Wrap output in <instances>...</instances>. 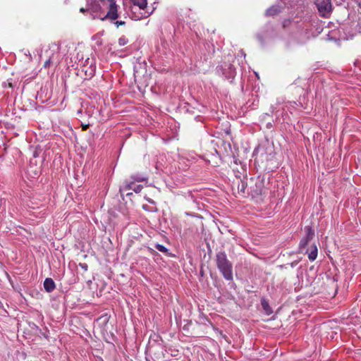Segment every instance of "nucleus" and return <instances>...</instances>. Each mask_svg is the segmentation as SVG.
Returning a JSON list of instances; mask_svg holds the SVG:
<instances>
[{"instance_id": "nucleus-8", "label": "nucleus", "mask_w": 361, "mask_h": 361, "mask_svg": "<svg viewBox=\"0 0 361 361\" xmlns=\"http://www.w3.org/2000/svg\"><path fill=\"white\" fill-rule=\"evenodd\" d=\"M305 236L303 238L305 240H307L308 242L311 240L314 235V231L310 226H305Z\"/></svg>"}, {"instance_id": "nucleus-14", "label": "nucleus", "mask_w": 361, "mask_h": 361, "mask_svg": "<svg viewBox=\"0 0 361 361\" xmlns=\"http://www.w3.org/2000/svg\"><path fill=\"white\" fill-rule=\"evenodd\" d=\"M128 39H126L125 37H121L118 39V44L121 46H124L128 43Z\"/></svg>"}, {"instance_id": "nucleus-4", "label": "nucleus", "mask_w": 361, "mask_h": 361, "mask_svg": "<svg viewBox=\"0 0 361 361\" xmlns=\"http://www.w3.org/2000/svg\"><path fill=\"white\" fill-rule=\"evenodd\" d=\"M319 15L323 18H329L333 11L331 0H314Z\"/></svg>"}, {"instance_id": "nucleus-22", "label": "nucleus", "mask_w": 361, "mask_h": 361, "mask_svg": "<svg viewBox=\"0 0 361 361\" xmlns=\"http://www.w3.org/2000/svg\"><path fill=\"white\" fill-rule=\"evenodd\" d=\"M92 7L94 8V6H92ZM95 8H97V6H95ZM93 10H94V11L92 12V13H91L92 15V16H95L94 14H93V13L96 12V8H94Z\"/></svg>"}, {"instance_id": "nucleus-7", "label": "nucleus", "mask_w": 361, "mask_h": 361, "mask_svg": "<svg viewBox=\"0 0 361 361\" xmlns=\"http://www.w3.org/2000/svg\"><path fill=\"white\" fill-rule=\"evenodd\" d=\"M142 189V185H135V183L131 182L126 185V190H133L136 193L140 192Z\"/></svg>"}, {"instance_id": "nucleus-16", "label": "nucleus", "mask_w": 361, "mask_h": 361, "mask_svg": "<svg viewBox=\"0 0 361 361\" xmlns=\"http://www.w3.org/2000/svg\"><path fill=\"white\" fill-rule=\"evenodd\" d=\"M51 51H58L59 49V46L55 43L54 44H51L50 46H49V49Z\"/></svg>"}, {"instance_id": "nucleus-21", "label": "nucleus", "mask_w": 361, "mask_h": 361, "mask_svg": "<svg viewBox=\"0 0 361 361\" xmlns=\"http://www.w3.org/2000/svg\"><path fill=\"white\" fill-rule=\"evenodd\" d=\"M135 180H136L137 181H144V180H145V178H143V177H142V178H141V177H139V178H136Z\"/></svg>"}, {"instance_id": "nucleus-5", "label": "nucleus", "mask_w": 361, "mask_h": 361, "mask_svg": "<svg viewBox=\"0 0 361 361\" xmlns=\"http://www.w3.org/2000/svg\"><path fill=\"white\" fill-rule=\"evenodd\" d=\"M44 288L47 292H52L56 288V285L53 279L51 278H47L44 281Z\"/></svg>"}, {"instance_id": "nucleus-19", "label": "nucleus", "mask_w": 361, "mask_h": 361, "mask_svg": "<svg viewBox=\"0 0 361 361\" xmlns=\"http://www.w3.org/2000/svg\"><path fill=\"white\" fill-rule=\"evenodd\" d=\"M92 123H88L87 124H83V123H82V124H81V126H82V129H83V130H87V128H88L90 125H92Z\"/></svg>"}, {"instance_id": "nucleus-23", "label": "nucleus", "mask_w": 361, "mask_h": 361, "mask_svg": "<svg viewBox=\"0 0 361 361\" xmlns=\"http://www.w3.org/2000/svg\"><path fill=\"white\" fill-rule=\"evenodd\" d=\"M147 205H143L142 206V208L145 209V210H149L148 208H147Z\"/></svg>"}, {"instance_id": "nucleus-20", "label": "nucleus", "mask_w": 361, "mask_h": 361, "mask_svg": "<svg viewBox=\"0 0 361 361\" xmlns=\"http://www.w3.org/2000/svg\"><path fill=\"white\" fill-rule=\"evenodd\" d=\"M262 306H263L264 309V310H267V307H268V304H267L266 302L262 301Z\"/></svg>"}, {"instance_id": "nucleus-2", "label": "nucleus", "mask_w": 361, "mask_h": 361, "mask_svg": "<svg viewBox=\"0 0 361 361\" xmlns=\"http://www.w3.org/2000/svg\"><path fill=\"white\" fill-rule=\"evenodd\" d=\"M108 3V11L106 14L104 15L102 13L95 14L93 16V18H97L102 20H115L118 18V6L116 4L114 0H107Z\"/></svg>"}, {"instance_id": "nucleus-17", "label": "nucleus", "mask_w": 361, "mask_h": 361, "mask_svg": "<svg viewBox=\"0 0 361 361\" xmlns=\"http://www.w3.org/2000/svg\"><path fill=\"white\" fill-rule=\"evenodd\" d=\"M94 8L93 7H88L87 8H81L80 9V11L82 12V13H85V12H90V13H92V12L94 11Z\"/></svg>"}, {"instance_id": "nucleus-24", "label": "nucleus", "mask_w": 361, "mask_h": 361, "mask_svg": "<svg viewBox=\"0 0 361 361\" xmlns=\"http://www.w3.org/2000/svg\"><path fill=\"white\" fill-rule=\"evenodd\" d=\"M198 118H199V116H196V118H195V119H196L197 121H198Z\"/></svg>"}, {"instance_id": "nucleus-15", "label": "nucleus", "mask_w": 361, "mask_h": 361, "mask_svg": "<svg viewBox=\"0 0 361 361\" xmlns=\"http://www.w3.org/2000/svg\"><path fill=\"white\" fill-rule=\"evenodd\" d=\"M308 243L309 242L307 240H305V238H302L300 242V245H299L300 248L301 250L305 248V247L307 245Z\"/></svg>"}, {"instance_id": "nucleus-18", "label": "nucleus", "mask_w": 361, "mask_h": 361, "mask_svg": "<svg viewBox=\"0 0 361 361\" xmlns=\"http://www.w3.org/2000/svg\"><path fill=\"white\" fill-rule=\"evenodd\" d=\"M114 24L116 25V27H118L120 25H124L126 22L122 20H117L114 23Z\"/></svg>"}, {"instance_id": "nucleus-13", "label": "nucleus", "mask_w": 361, "mask_h": 361, "mask_svg": "<svg viewBox=\"0 0 361 361\" xmlns=\"http://www.w3.org/2000/svg\"><path fill=\"white\" fill-rule=\"evenodd\" d=\"M238 190L243 192V193H245L246 192V190H247V185L244 183V182H242L241 183V185H238Z\"/></svg>"}, {"instance_id": "nucleus-1", "label": "nucleus", "mask_w": 361, "mask_h": 361, "mask_svg": "<svg viewBox=\"0 0 361 361\" xmlns=\"http://www.w3.org/2000/svg\"><path fill=\"white\" fill-rule=\"evenodd\" d=\"M216 265L220 272L226 280L233 279L232 264L227 259L226 255L224 252H219L216 254Z\"/></svg>"}, {"instance_id": "nucleus-12", "label": "nucleus", "mask_w": 361, "mask_h": 361, "mask_svg": "<svg viewBox=\"0 0 361 361\" xmlns=\"http://www.w3.org/2000/svg\"><path fill=\"white\" fill-rule=\"evenodd\" d=\"M155 247L157 250H158L159 251L164 252V253H166L168 251L167 248L161 244H156Z\"/></svg>"}, {"instance_id": "nucleus-11", "label": "nucleus", "mask_w": 361, "mask_h": 361, "mask_svg": "<svg viewBox=\"0 0 361 361\" xmlns=\"http://www.w3.org/2000/svg\"><path fill=\"white\" fill-rule=\"evenodd\" d=\"M54 57V54L52 53L51 54H49V58L44 61V68H49L51 64L53 63V59Z\"/></svg>"}, {"instance_id": "nucleus-3", "label": "nucleus", "mask_w": 361, "mask_h": 361, "mask_svg": "<svg viewBox=\"0 0 361 361\" xmlns=\"http://www.w3.org/2000/svg\"><path fill=\"white\" fill-rule=\"evenodd\" d=\"M247 192L252 197H256L264 194L265 192L264 180L259 178H257L255 180H251L250 185L247 188Z\"/></svg>"}, {"instance_id": "nucleus-9", "label": "nucleus", "mask_w": 361, "mask_h": 361, "mask_svg": "<svg viewBox=\"0 0 361 361\" xmlns=\"http://www.w3.org/2000/svg\"><path fill=\"white\" fill-rule=\"evenodd\" d=\"M134 6L138 7L141 10H144L147 6V0H131Z\"/></svg>"}, {"instance_id": "nucleus-10", "label": "nucleus", "mask_w": 361, "mask_h": 361, "mask_svg": "<svg viewBox=\"0 0 361 361\" xmlns=\"http://www.w3.org/2000/svg\"><path fill=\"white\" fill-rule=\"evenodd\" d=\"M317 257V247L315 245L311 247V251L308 253L310 260L314 261Z\"/></svg>"}, {"instance_id": "nucleus-6", "label": "nucleus", "mask_w": 361, "mask_h": 361, "mask_svg": "<svg viewBox=\"0 0 361 361\" xmlns=\"http://www.w3.org/2000/svg\"><path fill=\"white\" fill-rule=\"evenodd\" d=\"M281 12V8L279 6H272L266 11V16H275Z\"/></svg>"}]
</instances>
